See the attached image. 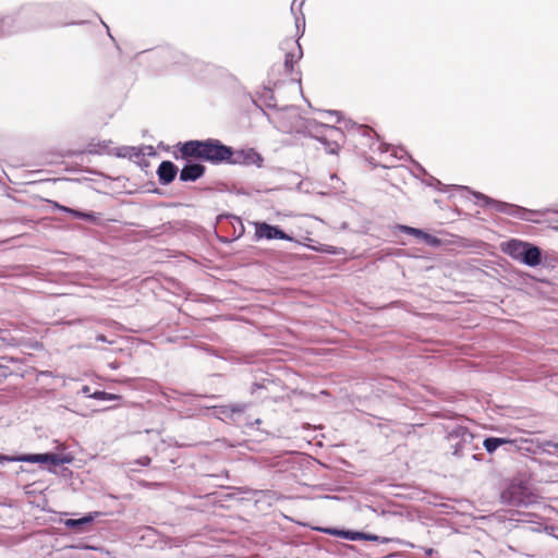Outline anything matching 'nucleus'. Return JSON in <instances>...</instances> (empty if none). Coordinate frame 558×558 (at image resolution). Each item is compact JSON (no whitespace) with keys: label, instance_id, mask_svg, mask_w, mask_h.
I'll return each instance as SVG.
<instances>
[{"label":"nucleus","instance_id":"nucleus-8","mask_svg":"<svg viewBox=\"0 0 558 558\" xmlns=\"http://www.w3.org/2000/svg\"><path fill=\"white\" fill-rule=\"evenodd\" d=\"M255 227V240L260 241L263 239L265 240H284V241H292L293 238L286 233L280 227L272 226L267 222H260L256 221L254 222Z\"/></svg>","mask_w":558,"mask_h":558},{"label":"nucleus","instance_id":"nucleus-24","mask_svg":"<svg viewBox=\"0 0 558 558\" xmlns=\"http://www.w3.org/2000/svg\"><path fill=\"white\" fill-rule=\"evenodd\" d=\"M10 22H13V17L12 16H9V15H4V16H1L0 17V23L3 25V26H8L7 29H2V33H9L10 32V28H11V24L9 23Z\"/></svg>","mask_w":558,"mask_h":558},{"label":"nucleus","instance_id":"nucleus-6","mask_svg":"<svg viewBox=\"0 0 558 558\" xmlns=\"http://www.w3.org/2000/svg\"><path fill=\"white\" fill-rule=\"evenodd\" d=\"M230 155L227 161L228 165L245 167L256 166L257 168H262L264 163L263 156L254 148L233 149L230 147Z\"/></svg>","mask_w":558,"mask_h":558},{"label":"nucleus","instance_id":"nucleus-17","mask_svg":"<svg viewBox=\"0 0 558 558\" xmlns=\"http://www.w3.org/2000/svg\"><path fill=\"white\" fill-rule=\"evenodd\" d=\"M535 446L538 452L554 454L558 451V442L551 440H536Z\"/></svg>","mask_w":558,"mask_h":558},{"label":"nucleus","instance_id":"nucleus-19","mask_svg":"<svg viewBox=\"0 0 558 558\" xmlns=\"http://www.w3.org/2000/svg\"><path fill=\"white\" fill-rule=\"evenodd\" d=\"M317 140L325 145V149L328 154H338L340 145L337 140H329L326 136H317Z\"/></svg>","mask_w":558,"mask_h":558},{"label":"nucleus","instance_id":"nucleus-32","mask_svg":"<svg viewBox=\"0 0 558 558\" xmlns=\"http://www.w3.org/2000/svg\"><path fill=\"white\" fill-rule=\"evenodd\" d=\"M359 130L363 131V134H366V133L369 132L368 128H365V126H362V125L359 126Z\"/></svg>","mask_w":558,"mask_h":558},{"label":"nucleus","instance_id":"nucleus-26","mask_svg":"<svg viewBox=\"0 0 558 558\" xmlns=\"http://www.w3.org/2000/svg\"><path fill=\"white\" fill-rule=\"evenodd\" d=\"M405 151L402 149V148H399V149H396L393 148L392 149V155L398 158V159H402L403 156H404Z\"/></svg>","mask_w":558,"mask_h":558},{"label":"nucleus","instance_id":"nucleus-3","mask_svg":"<svg viewBox=\"0 0 558 558\" xmlns=\"http://www.w3.org/2000/svg\"><path fill=\"white\" fill-rule=\"evenodd\" d=\"M502 251L511 258L529 267H536L542 263L541 248L529 242L513 239L502 245Z\"/></svg>","mask_w":558,"mask_h":558},{"label":"nucleus","instance_id":"nucleus-16","mask_svg":"<svg viewBox=\"0 0 558 558\" xmlns=\"http://www.w3.org/2000/svg\"><path fill=\"white\" fill-rule=\"evenodd\" d=\"M323 531L329 535L342 536L343 538L350 539V541H361L364 538L363 532L344 531V530H337V529H325Z\"/></svg>","mask_w":558,"mask_h":558},{"label":"nucleus","instance_id":"nucleus-27","mask_svg":"<svg viewBox=\"0 0 558 558\" xmlns=\"http://www.w3.org/2000/svg\"><path fill=\"white\" fill-rule=\"evenodd\" d=\"M136 463H138V464H140V465H142V466H147V465H149V463H150V458H148V457H142L141 459H138V460L136 461Z\"/></svg>","mask_w":558,"mask_h":558},{"label":"nucleus","instance_id":"nucleus-31","mask_svg":"<svg viewBox=\"0 0 558 558\" xmlns=\"http://www.w3.org/2000/svg\"><path fill=\"white\" fill-rule=\"evenodd\" d=\"M434 553H435V550H434L433 548H426V549H425V554H426L427 556H433V554H434Z\"/></svg>","mask_w":558,"mask_h":558},{"label":"nucleus","instance_id":"nucleus-13","mask_svg":"<svg viewBox=\"0 0 558 558\" xmlns=\"http://www.w3.org/2000/svg\"><path fill=\"white\" fill-rule=\"evenodd\" d=\"M97 515L98 512L87 513L80 519H66L63 523L66 527L81 532L83 526L92 523Z\"/></svg>","mask_w":558,"mask_h":558},{"label":"nucleus","instance_id":"nucleus-33","mask_svg":"<svg viewBox=\"0 0 558 558\" xmlns=\"http://www.w3.org/2000/svg\"><path fill=\"white\" fill-rule=\"evenodd\" d=\"M82 392L85 393V395H88L89 392V387L88 386H83L82 388Z\"/></svg>","mask_w":558,"mask_h":558},{"label":"nucleus","instance_id":"nucleus-10","mask_svg":"<svg viewBox=\"0 0 558 558\" xmlns=\"http://www.w3.org/2000/svg\"><path fill=\"white\" fill-rule=\"evenodd\" d=\"M177 173L178 167L169 160L162 161L157 169L158 179L162 185L171 183L177 177Z\"/></svg>","mask_w":558,"mask_h":558},{"label":"nucleus","instance_id":"nucleus-12","mask_svg":"<svg viewBox=\"0 0 558 558\" xmlns=\"http://www.w3.org/2000/svg\"><path fill=\"white\" fill-rule=\"evenodd\" d=\"M284 45L295 46L294 50L287 52L284 58L286 71L291 73L293 72L294 64L298 63V61L302 58V49L298 41H293L291 39L287 40Z\"/></svg>","mask_w":558,"mask_h":558},{"label":"nucleus","instance_id":"nucleus-2","mask_svg":"<svg viewBox=\"0 0 558 558\" xmlns=\"http://www.w3.org/2000/svg\"><path fill=\"white\" fill-rule=\"evenodd\" d=\"M474 435L464 426H456L448 433V441L452 456L465 458L471 456L474 460H482L481 456L474 453L478 446L474 444Z\"/></svg>","mask_w":558,"mask_h":558},{"label":"nucleus","instance_id":"nucleus-29","mask_svg":"<svg viewBox=\"0 0 558 558\" xmlns=\"http://www.w3.org/2000/svg\"><path fill=\"white\" fill-rule=\"evenodd\" d=\"M96 340H97V341H100V342H107V341H108V340H107V338H106V336H104V335H98V336L96 337Z\"/></svg>","mask_w":558,"mask_h":558},{"label":"nucleus","instance_id":"nucleus-35","mask_svg":"<svg viewBox=\"0 0 558 558\" xmlns=\"http://www.w3.org/2000/svg\"><path fill=\"white\" fill-rule=\"evenodd\" d=\"M554 536L558 539V529H557V533H555Z\"/></svg>","mask_w":558,"mask_h":558},{"label":"nucleus","instance_id":"nucleus-5","mask_svg":"<svg viewBox=\"0 0 558 558\" xmlns=\"http://www.w3.org/2000/svg\"><path fill=\"white\" fill-rule=\"evenodd\" d=\"M473 195L476 199L483 202V206H492L495 210L507 214L509 216L522 219V220H530L529 215L531 211L526 208H523L518 205L500 202L493 199L480 192H473Z\"/></svg>","mask_w":558,"mask_h":558},{"label":"nucleus","instance_id":"nucleus-1","mask_svg":"<svg viewBox=\"0 0 558 558\" xmlns=\"http://www.w3.org/2000/svg\"><path fill=\"white\" fill-rule=\"evenodd\" d=\"M180 151L183 157L197 158L213 165L227 163L231 156L230 146L222 144L217 138L187 141L182 144Z\"/></svg>","mask_w":558,"mask_h":558},{"label":"nucleus","instance_id":"nucleus-14","mask_svg":"<svg viewBox=\"0 0 558 558\" xmlns=\"http://www.w3.org/2000/svg\"><path fill=\"white\" fill-rule=\"evenodd\" d=\"M511 444H513V440L509 438L487 437L483 441V447L488 453H494L499 447Z\"/></svg>","mask_w":558,"mask_h":558},{"label":"nucleus","instance_id":"nucleus-11","mask_svg":"<svg viewBox=\"0 0 558 558\" xmlns=\"http://www.w3.org/2000/svg\"><path fill=\"white\" fill-rule=\"evenodd\" d=\"M205 172V167L201 163L189 162L180 171V180L182 182L196 181Z\"/></svg>","mask_w":558,"mask_h":558},{"label":"nucleus","instance_id":"nucleus-23","mask_svg":"<svg viewBox=\"0 0 558 558\" xmlns=\"http://www.w3.org/2000/svg\"><path fill=\"white\" fill-rule=\"evenodd\" d=\"M425 243L433 247H438L441 244V241L437 236L428 234L426 236Z\"/></svg>","mask_w":558,"mask_h":558},{"label":"nucleus","instance_id":"nucleus-25","mask_svg":"<svg viewBox=\"0 0 558 558\" xmlns=\"http://www.w3.org/2000/svg\"><path fill=\"white\" fill-rule=\"evenodd\" d=\"M124 150L130 151L129 156L132 157H140L142 155L141 150L135 147H124Z\"/></svg>","mask_w":558,"mask_h":558},{"label":"nucleus","instance_id":"nucleus-30","mask_svg":"<svg viewBox=\"0 0 558 558\" xmlns=\"http://www.w3.org/2000/svg\"><path fill=\"white\" fill-rule=\"evenodd\" d=\"M429 233H426L425 231L422 230V234H418L417 238L422 239L424 242L426 240V236L428 235Z\"/></svg>","mask_w":558,"mask_h":558},{"label":"nucleus","instance_id":"nucleus-22","mask_svg":"<svg viewBox=\"0 0 558 558\" xmlns=\"http://www.w3.org/2000/svg\"><path fill=\"white\" fill-rule=\"evenodd\" d=\"M364 541H372V542H379L381 544H387L390 539L389 538H386V537H379L377 535H374V534H367V533H364Z\"/></svg>","mask_w":558,"mask_h":558},{"label":"nucleus","instance_id":"nucleus-4","mask_svg":"<svg viewBox=\"0 0 558 558\" xmlns=\"http://www.w3.org/2000/svg\"><path fill=\"white\" fill-rule=\"evenodd\" d=\"M4 462H28V463H50L52 465H61L70 462L65 457L58 453H26L19 456L0 454V464Z\"/></svg>","mask_w":558,"mask_h":558},{"label":"nucleus","instance_id":"nucleus-20","mask_svg":"<svg viewBox=\"0 0 558 558\" xmlns=\"http://www.w3.org/2000/svg\"><path fill=\"white\" fill-rule=\"evenodd\" d=\"M92 398L97 400H117L119 397L117 395H112L106 391H95L90 395Z\"/></svg>","mask_w":558,"mask_h":558},{"label":"nucleus","instance_id":"nucleus-7","mask_svg":"<svg viewBox=\"0 0 558 558\" xmlns=\"http://www.w3.org/2000/svg\"><path fill=\"white\" fill-rule=\"evenodd\" d=\"M502 502L510 506H524L531 502L527 488L521 484L512 483L501 493Z\"/></svg>","mask_w":558,"mask_h":558},{"label":"nucleus","instance_id":"nucleus-15","mask_svg":"<svg viewBox=\"0 0 558 558\" xmlns=\"http://www.w3.org/2000/svg\"><path fill=\"white\" fill-rule=\"evenodd\" d=\"M56 207L63 213L72 215L76 219H82V220L92 221V222H95L97 220V215L94 213L81 211V210L73 209V208H70V207H66L63 205H59L57 203H56Z\"/></svg>","mask_w":558,"mask_h":558},{"label":"nucleus","instance_id":"nucleus-21","mask_svg":"<svg viewBox=\"0 0 558 558\" xmlns=\"http://www.w3.org/2000/svg\"><path fill=\"white\" fill-rule=\"evenodd\" d=\"M398 228L407 233V234H411V235H414L417 238L418 234H422V230L421 229H416V228H413V227H409V226H398Z\"/></svg>","mask_w":558,"mask_h":558},{"label":"nucleus","instance_id":"nucleus-34","mask_svg":"<svg viewBox=\"0 0 558 558\" xmlns=\"http://www.w3.org/2000/svg\"><path fill=\"white\" fill-rule=\"evenodd\" d=\"M330 179H331V180H335V179H336V180H338V178H337V175H336V174H332V175L330 177Z\"/></svg>","mask_w":558,"mask_h":558},{"label":"nucleus","instance_id":"nucleus-9","mask_svg":"<svg viewBox=\"0 0 558 558\" xmlns=\"http://www.w3.org/2000/svg\"><path fill=\"white\" fill-rule=\"evenodd\" d=\"M247 403H234L230 405L215 407V414L218 418L236 421L238 416L241 415L246 409Z\"/></svg>","mask_w":558,"mask_h":558},{"label":"nucleus","instance_id":"nucleus-18","mask_svg":"<svg viewBox=\"0 0 558 558\" xmlns=\"http://www.w3.org/2000/svg\"><path fill=\"white\" fill-rule=\"evenodd\" d=\"M322 129L324 130L320 134L322 136H326L329 140H337L338 142L343 138V132L339 128L323 124Z\"/></svg>","mask_w":558,"mask_h":558},{"label":"nucleus","instance_id":"nucleus-28","mask_svg":"<svg viewBox=\"0 0 558 558\" xmlns=\"http://www.w3.org/2000/svg\"><path fill=\"white\" fill-rule=\"evenodd\" d=\"M328 116H335L337 117V122L340 121V112L339 111H326Z\"/></svg>","mask_w":558,"mask_h":558}]
</instances>
